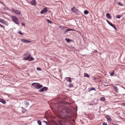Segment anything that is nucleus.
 Listing matches in <instances>:
<instances>
[{"label": "nucleus", "mask_w": 125, "mask_h": 125, "mask_svg": "<svg viewBox=\"0 0 125 125\" xmlns=\"http://www.w3.org/2000/svg\"><path fill=\"white\" fill-rule=\"evenodd\" d=\"M21 40L23 42L26 43H29L31 42V41L24 39H22Z\"/></svg>", "instance_id": "6e6552de"}, {"label": "nucleus", "mask_w": 125, "mask_h": 125, "mask_svg": "<svg viewBox=\"0 0 125 125\" xmlns=\"http://www.w3.org/2000/svg\"><path fill=\"white\" fill-rule=\"evenodd\" d=\"M0 22L6 25H8V23L7 22L1 18H0Z\"/></svg>", "instance_id": "1a4fd4ad"}, {"label": "nucleus", "mask_w": 125, "mask_h": 125, "mask_svg": "<svg viewBox=\"0 0 125 125\" xmlns=\"http://www.w3.org/2000/svg\"><path fill=\"white\" fill-rule=\"evenodd\" d=\"M71 10L73 12L76 13L78 15H80L81 14V12L75 7L72 8Z\"/></svg>", "instance_id": "20e7f679"}, {"label": "nucleus", "mask_w": 125, "mask_h": 125, "mask_svg": "<svg viewBox=\"0 0 125 125\" xmlns=\"http://www.w3.org/2000/svg\"><path fill=\"white\" fill-rule=\"evenodd\" d=\"M46 21L47 22H48L49 23L51 24H52V22L48 19H47Z\"/></svg>", "instance_id": "bb28decb"}, {"label": "nucleus", "mask_w": 125, "mask_h": 125, "mask_svg": "<svg viewBox=\"0 0 125 125\" xmlns=\"http://www.w3.org/2000/svg\"><path fill=\"white\" fill-rule=\"evenodd\" d=\"M106 21L109 24L110 23V22H109L108 20H106Z\"/></svg>", "instance_id": "ea45409f"}, {"label": "nucleus", "mask_w": 125, "mask_h": 125, "mask_svg": "<svg viewBox=\"0 0 125 125\" xmlns=\"http://www.w3.org/2000/svg\"><path fill=\"white\" fill-rule=\"evenodd\" d=\"M109 24L112 27L114 25L111 22Z\"/></svg>", "instance_id": "4c0bfd02"}, {"label": "nucleus", "mask_w": 125, "mask_h": 125, "mask_svg": "<svg viewBox=\"0 0 125 125\" xmlns=\"http://www.w3.org/2000/svg\"><path fill=\"white\" fill-rule=\"evenodd\" d=\"M67 32V31H66V30L65 31H64V34H65Z\"/></svg>", "instance_id": "a19ab883"}, {"label": "nucleus", "mask_w": 125, "mask_h": 125, "mask_svg": "<svg viewBox=\"0 0 125 125\" xmlns=\"http://www.w3.org/2000/svg\"><path fill=\"white\" fill-rule=\"evenodd\" d=\"M24 55L25 57H24L23 59L25 60L31 61L34 60L33 57H31V54L29 52H26L24 53Z\"/></svg>", "instance_id": "f03ea898"}, {"label": "nucleus", "mask_w": 125, "mask_h": 125, "mask_svg": "<svg viewBox=\"0 0 125 125\" xmlns=\"http://www.w3.org/2000/svg\"><path fill=\"white\" fill-rule=\"evenodd\" d=\"M37 70L38 71H41L42 70V69L39 67H37L36 68Z\"/></svg>", "instance_id": "7c9ffc66"}, {"label": "nucleus", "mask_w": 125, "mask_h": 125, "mask_svg": "<svg viewBox=\"0 0 125 125\" xmlns=\"http://www.w3.org/2000/svg\"><path fill=\"white\" fill-rule=\"evenodd\" d=\"M21 35H23V33H22V32L21 31H19L18 32Z\"/></svg>", "instance_id": "72a5a7b5"}, {"label": "nucleus", "mask_w": 125, "mask_h": 125, "mask_svg": "<svg viewBox=\"0 0 125 125\" xmlns=\"http://www.w3.org/2000/svg\"><path fill=\"white\" fill-rule=\"evenodd\" d=\"M122 95H124V94H123Z\"/></svg>", "instance_id": "603ef678"}, {"label": "nucleus", "mask_w": 125, "mask_h": 125, "mask_svg": "<svg viewBox=\"0 0 125 125\" xmlns=\"http://www.w3.org/2000/svg\"><path fill=\"white\" fill-rule=\"evenodd\" d=\"M0 102L3 104H5L6 103V102L5 100L1 98H0Z\"/></svg>", "instance_id": "ddd939ff"}, {"label": "nucleus", "mask_w": 125, "mask_h": 125, "mask_svg": "<svg viewBox=\"0 0 125 125\" xmlns=\"http://www.w3.org/2000/svg\"><path fill=\"white\" fill-rule=\"evenodd\" d=\"M108 120L110 121H111L112 120V119H111V118L110 117V118L109 119V120Z\"/></svg>", "instance_id": "79ce46f5"}, {"label": "nucleus", "mask_w": 125, "mask_h": 125, "mask_svg": "<svg viewBox=\"0 0 125 125\" xmlns=\"http://www.w3.org/2000/svg\"><path fill=\"white\" fill-rule=\"evenodd\" d=\"M84 77H86L88 78H89L90 77V76L88 75V74L87 73H84Z\"/></svg>", "instance_id": "f3484780"}, {"label": "nucleus", "mask_w": 125, "mask_h": 125, "mask_svg": "<svg viewBox=\"0 0 125 125\" xmlns=\"http://www.w3.org/2000/svg\"><path fill=\"white\" fill-rule=\"evenodd\" d=\"M59 27L60 28H61L62 29H64L66 28H67V27L64 26H59Z\"/></svg>", "instance_id": "6ab92c4d"}, {"label": "nucleus", "mask_w": 125, "mask_h": 125, "mask_svg": "<svg viewBox=\"0 0 125 125\" xmlns=\"http://www.w3.org/2000/svg\"><path fill=\"white\" fill-rule=\"evenodd\" d=\"M103 125H107V123H106L104 122L103 123Z\"/></svg>", "instance_id": "c9c22d12"}, {"label": "nucleus", "mask_w": 125, "mask_h": 125, "mask_svg": "<svg viewBox=\"0 0 125 125\" xmlns=\"http://www.w3.org/2000/svg\"><path fill=\"white\" fill-rule=\"evenodd\" d=\"M25 104L26 105H27V107L30 104V103H31V101L30 100L27 101L26 100L25 101Z\"/></svg>", "instance_id": "f8f14e48"}, {"label": "nucleus", "mask_w": 125, "mask_h": 125, "mask_svg": "<svg viewBox=\"0 0 125 125\" xmlns=\"http://www.w3.org/2000/svg\"><path fill=\"white\" fill-rule=\"evenodd\" d=\"M12 10L15 13L17 14H19L21 13V12L20 10H15L14 9H13Z\"/></svg>", "instance_id": "9d476101"}, {"label": "nucleus", "mask_w": 125, "mask_h": 125, "mask_svg": "<svg viewBox=\"0 0 125 125\" xmlns=\"http://www.w3.org/2000/svg\"><path fill=\"white\" fill-rule=\"evenodd\" d=\"M37 123L39 125H42V122L39 120H38L37 121Z\"/></svg>", "instance_id": "aec40b11"}, {"label": "nucleus", "mask_w": 125, "mask_h": 125, "mask_svg": "<svg viewBox=\"0 0 125 125\" xmlns=\"http://www.w3.org/2000/svg\"><path fill=\"white\" fill-rule=\"evenodd\" d=\"M48 90V88L46 87H44L39 90L38 92H42L44 91H47Z\"/></svg>", "instance_id": "423d86ee"}, {"label": "nucleus", "mask_w": 125, "mask_h": 125, "mask_svg": "<svg viewBox=\"0 0 125 125\" xmlns=\"http://www.w3.org/2000/svg\"><path fill=\"white\" fill-rule=\"evenodd\" d=\"M29 3L31 5L35 6L37 5V3L35 0H32L30 1Z\"/></svg>", "instance_id": "0eeeda50"}, {"label": "nucleus", "mask_w": 125, "mask_h": 125, "mask_svg": "<svg viewBox=\"0 0 125 125\" xmlns=\"http://www.w3.org/2000/svg\"><path fill=\"white\" fill-rule=\"evenodd\" d=\"M90 105H93V104H90Z\"/></svg>", "instance_id": "c03bdc74"}, {"label": "nucleus", "mask_w": 125, "mask_h": 125, "mask_svg": "<svg viewBox=\"0 0 125 125\" xmlns=\"http://www.w3.org/2000/svg\"><path fill=\"white\" fill-rule=\"evenodd\" d=\"M31 85L36 89H39L42 87V85L40 84L39 83H33L31 84Z\"/></svg>", "instance_id": "7ed1b4c3"}, {"label": "nucleus", "mask_w": 125, "mask_h": 125, "mask_svg": "<svg viewBox=\"0 0 125 125\" xmlns=\"http://www.w3.org/2000/svg\"><path fill=\"white\" fill-rule=\"evenodd\" d=\"M65 40L67 42H72L73 41L72 40H71L69 39H68L67 38H66L65 39Z\"/></svg>", "instance_id": "a211bd4d"}, {"label": "nucleus", "mask_w": 125, "mask_h": 125, "mask_svg": "<svg viewBox=\"0 0 125 125\" xmlns=\"http://www.w3.org/2000/svg\"><path fill=\"white\" fill-rule=\"evenodd\" d=\"M94 52H97V51L96 50H94Z\"/></svg>", "instance_id": "37998d69"}, {"label": "nucleus", "mask_w": 125, "mask_h": 125, "mask_svg": "<svg viewBox=\"0 0 125 125\" xmlns=\"http://www.w3.org/2000/svg\"><path fill=\"white\" fill-rule=\"evenodd\" d=\"M104 85H106V84H105H105H104Z\"/></svg>", "instance_id": "8fccbe9b"}, {"label": "nucleus", "mask_w": 125, "mask_h": 125, "mask_svg": "<svg viewBox=\"0 0 125 125\" xmlns=\"http://www.w3.org/2000/svg\"><path fill=\"white\" fill-rule=\"evenodd\" d=\"M0 26L2 28H4V26H3V25H2L1 24H0Z\"/></svg>", "instance_id": "f704fd0d"}, {"label": "nucleus", "mask_w": 125, "mask_h": 125, "mask_svg": "<svg viewBox=\"0 0 125 125\" xmlns=\"http://www.w3.org/2000/svg\"><path fill=\"white\" fill-rule=\"evenodd\" d=\"M96 79V78H94V79Z\"/></svg>", "instance_id": "de8ad7c7"}, {"label": "nucleus", "mask_w": 125, "mask_h": 125, "mask_svg": "<svg viewBox=\"0 0 125 125\" xmlns=\"http://www.w3.org/2000/svg\"><path fill=\"white\" fill-rule=\"evenodd\" d=\"M123 104L125 106V103H124Z\"/></svg>", "instance_id": "a18cd8bd"}, {"label": "nucleus", "mask_w": 125, "mask_h": 125, "mask_svg": "<svg viewBox=\"0 0 125 125\" xmlns=\"http://www.w3.org/2000/svg\"><path fill=\"white\" fill-rule=\"evenodd\" d=\"M66 79H67V80L70 82H72L71 78L70 77H67L66 78Z\"/></svg>", "instance_id": "dca6fc26"}, {"label": "nucleus", "mask_w": 125, "mask_h": 125, "mask_svg": "<svg viewBox=\"0 0 125 125\" xmlns=\"http://www.w3.org/2000/svg\"><path fill=\"white\" fill-rule=\"evenodd\" d=\"M118 4L120 6H123V4L121 3L120 2H119L118 3Z\"/></svg>", "instance_id": "2f4dec72"}, {"label": "nucleus", "mask_w": 125, "mask_h": 125, "mask_svg": "<svg viewBox=\"0 0 125 125\" xmlns=\"http://www.w3.org/2000/svg\"><path fill=\"white\" fill-rule=\"evenodd\" d=\"M112 27H113L114 29L116 30H117V29L115 27V26H114V25L112 26Z\"/></svg>", "instance_id": "473e14b6"}, {"label": "nucleus", "mask_w": 125, "mask_h": 125, "mask_svg": "<svg viewBox=\"0 0 125 125\" xmlns=\"http://www.w3.org/2000/svg\"><path fill=\"white\" fill-rule=\"evenodd\" d=\"M62 112L63 113H66L69 114V115H66L64 116V119L66 120L70 121L71 119L73 113L72 110L69 108H67L63 109Z\"/></svg>", "instance_id": "f257e3e1"}, {"label": "nucleus", "mask_w": 125, "mask_h": 125, "mask_svg": "<svg viewBox=\"0 0 125 125\" xmlns=\"http://www.w3.org/2000/svg\"><path fill=\"white\" fill-rule=\"evenodd\" d=\"M124 88V89L125 90V88Z\"/></svg>", "instance_id": "3c124183"}, {"label": "nucleus", "mask_w": 125, "mask_h": 125, "mask_svg": "<svg viewBox=\"0 0 125 125\" xmlns=\"http://www.w3.org/2000/svg\"><path fill=\"white\" fill-rule=\"evenodd\" d=\"M113 87L114 88L115 92L116 93H118V89L117 86H114Z\"/></svg>", "instance_id": "2eb2a0df"}, {"label": "nucleus", "mask_w": 125, "mask_h": 125, "mask_svg": "<svg viewBox=\"0 0 125 125\" xmlns=\"http://www.w3.org/2000/svg\"><path fill=\"white\" fill-rule=\"evenodd\" d=\"M115 71H112L110 74L111 76H112L114 74Z\"/></svg>", "instance_id": "cd10ccee"}, {"label": "nucleus", "mask_w": 125, "mask_h": 125, "mask_svg": "<svg viewBox=\"0 0 125 125\" xmlns=\"http://www.w3.org/2000/svg\"><path fill=\"white\" fill-rule=\"evenodd\" d=\"M100 99L101 101H103L105 99V98L104 97H102Z\"/></svg>", "instance_id": "c756f323"}, {"label": "nucleus", "mask_w": 125, "mask_h": 125, "mask_svg": "<svg viewBox=\"0 0 125 125\" xmlns=\"http://www.w3.org/2000/svg\"><path fill=\"white\" fill-rule=\"evenodd\" d=\"M104 85H106V84H105H105H104Z\"/></svg>", "instance_id": "09e8293b"}, {"label": "nucleus", "mask_w": 125, "mask_h": 125, "mask_svg": "<svg viewBox=\"0 0 125 125\" xmlns=\"http://www.w3.org/2000/svg\"><path fill=\"white\" fill-rule=\"evenodd\" d=\"M11 18L15 23L19 25L18 20L17 17L15 16L12 15L11 16Z\"/></svg>", "instance_id": "39448f33"}, {"label": "nucleus", "mask_w": 125, "mask_h": 125, "mask_svg": "<svg viewBox=\"0 0 125 125\" xmlns=\"http://www.w3.org/2000/svg\"><path fill=\"white\" fill-rule=\"evenodd\" d=\"M68 86L69 88H72L73 87V84L72 83H69Z\"/></svg>", "instance_id": "393cba45"}, {"label": "nucleus", "mask_w": 125, "mask_h": 125, "mask_svg": "<svg viewBox=\"0 0 125 125\" xmlns=\"http://www.w3.org/2000/svg\"><path fill=\"white\" fill-rule=\"evenodd\" d=\"M43 122H44L46 124V125H49L48 124L47 121H44Z\"/></svg>", "instance_id": "e433bc0d"}, {"label": "nucleus", "mask_w": 125, "mask_h": 125, "mask_svg": "<svg viewBox=\"0 0 125 125\" xmlns=\"http://www.w3.org/2000/svg\"><path fill=\"white\" fill-rule=\"evenodd\" d=\"M106 17L108 19H111V17L109 13H107L106 14Z\"/></svg>", "instance_id": "4468645a"}, {"label": "nucleus", "mask_w": 125, "mask_h": 125, "mask_svg": "<svg viewBox=\"0 0 125 125\" xmlns=\"http://www.w3.org/2000/svg\"><path fill=\"white\" fill-rule=\"evenodd\" d=\"M47 11V9L46 8H45L43 9L41 11L40 13L41 14H43L45 13Z\"/></svg>", "instance_id": "9b49d317"}, {"label": "nucleus", "mask_w": 125, "mask_h": 125, "mask_svg": "<svg viewBox=\"0 0 125 125\" xmlns=\"http://www.w3.org/2000/svg\"><path fill=\"white\" fill-rule=\"evenodd\" d=\"M21 108L22 109V113H24L26 112V110L23 108L22 107H21Z\"/></svg>", "instance_id": "a878e982"}, {"label": "nucleus", "mask_w": 125, "mask_h": 125, "mask_svg": "<svg viewBox=\"0 0 125 125\" xmlns=\"http://www.w3.org/2000/svg\"><path fill=\"white\" fill-rule=\"evenodd\" d=\"M21 24L22 26H25V25L24 23H21Z\"/></svg>", "instance_id": "58836bf2"}, {"label": "nucleus", "mask_w": 125, "mask_h": 125, "mask_svg": "<svg viewBox=\"0 0 125 125\" xmlns=\"http://www.w3.org/2000/svg\"><path fill=\"white\" fill-rule=\"evenodd\" d=\"M106 117L108 121V120H109V119L110 117L109 115H106Z\"/></svg>", "instance_id": "c85d7f7f"}, {"label": "nucleus", "mask_w": 125, "mask_h": 125, "mask_svg": "<svg viewBox=\"0 0 125 125\" xmlns=\"http://www.w3.org/2000/svg\"><path fill=\"white\" fill-rule=\"evenodd\" d=\"M122 16V15H116V18L118 19H120L121 17Z\"/></svg>", "instance_id": "4be33fe9"}, {"label": "nucleus", "mask_w": 125, "mask_h": 125, "mask_svg": "<svg viewBox=\"0 0 125 125\" xmlns=\"http://www.w3.org/2000/svg\"><path fill=\"white\" fill-rule=\"evenodd\" d=\"M84 14L85 15L88 14L89 13V11L87 10H85L84 12Z\"/></svg>", "instance_id": "b1692460"}, {"label": "nucleus", "mask_w": 125, "mask_h": 125, "mask_svg": "<svg viewBox=\"0 0 125 125\" xmlns=\"http://www.w3.org/2000/svg\"><path fill=\"white\" fill-rule=\"evenodd\" d=\"M59 123H60V122L59 121Z\"/></svg>", "instance_id": "49530a36"}, {"label": "nucleus", "mask_w": 125, "mask_h": 125, "mask_svg": "<svg viewBox=\"0 0 125 125\" xmlns=\"http://www.w3.org/2000/svg\"><path fill=\"white\" fill-rule=\"evenodd\" d=\"M75 30L73 29H70V28H68V29L66 30V31H67V32L70 31H74Z\"/></svg>", "instance_id": "412c9836"}, {"label": "nucleus", "mask_w": 125, "mask_h": 125, "mask_svg": "<svg viewBox=\"0 0 125 125\" xmlns=\"http://www.w3.org/2000/svg\"><path fill=\"white\" fill-rule=\"evenodd\" d=\"M91 90H94L96 91V89L94 87H92L90 89V90L89 91V92Z\"/></svg>", "instance_id": "5701e85b"}]
</instances>
